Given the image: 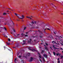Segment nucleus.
<instances>
[{
    "label": "nucleus",
    "mask_w": 63,
    "mask_h": 63,
    "mask_svg": "<svg viewBox=\"0 0 63 63\" xmlns=\"http://www.w3.org/2000/svg\"><path fill=\"white\" fill-rule=\"evenodd\" d=\"M45 44L47 46H48V44H47V43H46Z\"/></svg>",
    "instance_id": "e433bc0d"
},
{
    "label": "nucleus",
    "mask_w": 63,
    "mask_h": 63,
    "mask_svg": "<svg viewBox=\"0 0 63 63\" xmlns=\"http://www.w3.org/2000/svg\"><path fill=\"white\" fill-rule=\"evenodd\" d=\"M45 49L46 50H48V48L47 47H45Z\"/></svg>",
    "instance_id": "9d476101"
},
{
    "label": "nucleus",
    "mask_w": 63,
    "mask_h": 63,
    "mask_svg": "<svg viewBox=\"0 0 63 63\" xmlns=\"http://www.w3.org/2000/svg\"><path fill=\"white\" fill-rule=\"evenodd\" d=\"M18 57H19V58H21V56H18Z\"/></svg>",
    "instance_id": "7c9ffc66"
},
{
    "label": "nucleus",
    "mask_w": 63,
    "mask_h": 63,
    "mask_svg": "<svg viewBox=\"0 0 63 63\" xmlns=\"http://www.w3.org/2000/svg\"><path fill=\"white\" fill-rule=\"evenodd\" d=\"M42 58L43 59V60L44 62H45L46 61H45V59H44V58L43 57H42Z\"/></svg>",
    "instance_id": "f8f14e48"
},
{
    "label": "nucleus",
    "mask_w": 63,
    "mask_h": 63,
    "mask_svg": "<svg viewBox=\"0 0 63 63\" xmlns=\"http://www.w3.org/2000/svg\"><path fill=\"white\" fill-rule=\"evenodd\" d=\"M58 63H60V61H58Z\"/></svg>",
    "instance_id": "c03bdc74"
},
{
    "label": "nucleus",
    "mask_w": 63,
    "mask_h": 63,
    "mask_svg": "<svg viewBox=\"0 0 63 63\" xmlns=\"http://www.w3.org/2000/svg\"><path fill=\"white\" fill-rule=\"evenodd\" d=\"M8 40L9 41H11V39H10L9 38H8Z\"/></svg>",
    "instance_id": "f704fd0d"
},
{
    "label": "nucleus",
    "mask_w": 63,
    "mask_h": 63,
    "mask_svg": "<svg viewBox=\"0 0 63 63\" xmlns=\"http://www.w3.org/2000/svg\"><path fill=\"white\" fill-rule=\"evenodd\" d=\"M39 37L41 38H42V36L40 35L39 36Z\"/></svg>",
    "instance_id": "c85d7f7f"
},
{
    "label": "nucleus",
    "mask_w": 63,
    "mask_h": 63,
    "mask_svg": "<svg viewBox=\"0 0 63 63\" xmlns=\"http://www.w3.org/2000/svg\"><path fill=\"white\" fill-rule=\"evenodd\" d=\"M23 42L24 43L22 44V45H24V44H25V43H26L25 41L24 40H23Z\"/></svg>",
    "instance_id": "6e6552de"
},
{
    "label": "nucleus",
    "mask_w": 63,
    "mask_h": 63,
    "mask_svg": "<svg viewBox=\"0 0 63 63\" xmlns=\"http://www.w3.org/2000/svg\"><path fill=\"white\" fill-rule=\"evenodd\" d=\"M30 41H31H31H32V40L31 39H30Z\"/></svg>",
    "instance_id": "a19ab883"
},
{
    "label": "nucleus",
    "mask_w": 63,
    "mask_h": 63,
    "mask_svg": "<svg viewBox=\"0 0 63 63\" xmlns=\"http://www.w3.org/2000/svg\"><path fill=\"white\" fill-rule=\"evenodd\" d=\"M43 56L44 57H45L46 58H47V55L46 54H44Z\"/></svg>",
    "instance_id": "20e7f679"
},
{
    "label": "nucleus",
    "mask_w": 63,
    "mask_h": 63,
    "mask_svg": "<svg viewBox=\"0 0 63 63\" xmlns=\"http://www.w3.org/2000/svg\"><path fill=\"white\" fill-rule=\"evenodd\" d=\"M53 53L54 55H55V53L54 52H53Z\"/></svg>",
    "instance_id": "5701e85b"
},
{
    "label": "nucleus",
    "mask_w": 63,
    "mask_h": 63,
    "mask_svg": "<svg viewBox=\"0 0 63 63\" xmlns=\"http://www.w3.org/2000/svg\"><path fill=\"white\" fill-rule=\"evenodd\" d=\"M40 61H41V62H42V60H40Z\"/></svg>",
    "instance_id": "5fc2aeb1"
},
{
    "label": "nucleus",
    "mask_w": 63,
    "mask_h": 63,
    "mask_svg": "<svg viewBox=\"0 0 63 63\" xmlns=\"http://www.w3.org/2000/svg\"><path fill=\"white\" fill-rule=\"evenodd\" d=\"M53 47H54V48H55V47H54V45H53Z\"/></svg>",
    "instance_id": "58836bf2"
},
{
    "label": "nucleus",
    "mask_w": 63,
    "mask_h": 63,
    "mask_svg": "<svg viewBox=\"0 0 63 63\" xmlns=\"http://www.w3.org/2000/svg\"><path fill=\"white\" fill-rule=\"evenodd\" d=\"M58 60H59V58H58Z\"/></svg>",
    "instance_id": "bf43d9fd"
},
{
    "label": "nucleus",
    "mask_w": 63,
    "mask_h": 63,
    "mask_svg": "<svg viewBox=\"0 0 63 63\" xmlns=\"http://www.w3.org/2000/svg\"><path fill=\"white\" fill-rule=\"evenodd\" d=\"M61 59H62V58H63V56H61Z\"/></svg>",
    "instance_id": "bb28decb"
},
{
    "label": "nucleus",
    "mask_w": 63,
    "mask_h": 63,
    "mask_svg": "<svg viewBox=\"0 0 63 63\" xmlns=\"http://www.w3.org/2000/svg\"><path fill=\"white\" fill-rule=\"evenodd\" d=\"M52 43H53V44H55V42H54V41H53L52 42Z\"/></svg>",
    "instance_id": "4be33fe9"
},
{
    "label": "nucleus",
    "mask_w": 63,
    "mask_h": 63,
    "mask_svg": "<svg viewBox=\"0 0 63 63\" xmlns=\"http://www.w3.org/2000/svg\"><path fill=\"white\" fill-rule=\"evenodd\" d=\"M44 47H46V45H44Z\"/></svg>",
    "instance_id": "052dcab7"
},
{
    "label": "nucleus",
    "mask_w": 63,
    "mask_h": 63,
    "mask_svg": "<svg viewBox=\"0 0 63 63\" xmlns=\"http://www.w3.org/2000/svg\"><path fill=\"white\" fill-rule=\"evenodd\" d=\"M17 36H19V34H17Z\"/></svg>",
    "instance_id": "6e6d98bb"
},
{
    "label": "nucleus",
    "mask_w": 63,
    "mask_h": 63,
    "mask_svg": "<svg viewBox=\"0 0 63 63\" xmlns=\"http://www.w3.org/2000/svg\"><path fill=\"white\" fill-rule=\"evenodd\" d=\"M4 47V48H5V47Z\"/></svg>",
    "instance_id": "69168bd1"
},
{
    "label": "nucleus",
    "mask_w": 63,
    "mask_h": 63,
    "mask_svg": "<svg viewBox=\"0 0 63 63\" xmlns=\"http://www.w3.org/2000/svg\"><path fill=\"white\" fill-rule=\"evenodd\" d=\"M21 17L22 18H20V17H19V18H20V19H23V18H24V15H22V16H21Z\"/></svg>",
    "instance_id": "7ed1b4c3"
},
{
    "label": "nucleus",
    "mask_w": 63,
    "mask_h": 63,
    "mask_svg": "<svg viewBox=\"0 0 63 63\" xmlns=\"http://www.w3.org/2000/svg\"><path fill=\"white\" fill-rule=\"evenodd\" d=\"M28 43H31V41L28 40Z\"/></svg>",
    "instance_id": "393cba45"
},
{
    "label": "nucleus",
    "mask_w": 63,
    "mask_h": 63,
    "mask_svg": "<svg viewBox=\"0 0 63 63\" xmlns=\"http://www.w3.org/2000/svg\"><path fill=\"white\" fill-rule=\"evenodd\" d=\"M55 7V6H54V5H53V6H52V7H53V8H54V7Z\"/></svg>",
    "instance_id": "2f4dec72"
},
{
    "label": "nucleus",
    "mask_w": 63,
    "mask_h": 63,
    "mask_svg": "<svg viewBox=\"0 0 63 63\" xmlns=\"http://www.w3.org/2000/svg\"><path fill=\"white\" fill-rule=\"evenodd\" d=\"M6 44H7V45H10V43H8V42H7Z\"/></svg>",
    "instance_id": "4468645a"
},
{
    "label": "nucleus",
    "mask_w": 63,
    "mask_h": 63,
    "mask_svg": "<svg viewBox=\"0 0 63 63\" xmlns=\"http://www.w3.org/2000/svg\"><path fill=\"white\" fill-rule=\"evenodd\" d=\"M4 29H5V31H7V29H6V28L4 27Z\"/></svg>",
    "instance_id": "a878e982"
},
{
    "label": "nucleus",
    "mask_w": 63,
    "mask_h": 63,
    "mask_svg": "<svg viewBox=\"0 0 63 63\" xmlns=\"http://www.w3.org/2000/svg\"><path fill=\"white\" fill-rule=\"evenodd\" d=\"M43 43H41L40 44H41V45H42V44H43Z\"/></svg>",
    "instance_id": "603ef678"
},
{
    "label": "nucleus",
    "mask_w": 63,
    "mask_h": 63,
    "mask_svg": "<svg viewBox=\"0 0 63 63\" xmlns=\"http://www.w3.org/2000/svg\"><path fill=\"white\" fill-rule=\"evenodd\" d=\"M46 29H47V30H50V29H49L46 28V29H45V30H44V31L46 30Z\"/></svg>",
    "instance_id": "ddd939ff"
},
{
    "label": "nucleus",
    "mask_w": 63,
    "mask_h": 63,
    "mask_svg": "<svg viewBox=\"0 0 63 63\" xmlns=\"http://www.w3.org/2000/svg\"><path fill=\"white\" fill-rule=\"evenodd\" d=\"M59 31L58 32H56V33H55L56 37L58 38L59 37V35H58V33H59Z\"/></svg>",
    "instance_id": "f257e3e1"
},
{
    "label": "nucleus",
    "mask_w": 63,
    "mask_h": 63,
    "mask_svg": "<svg viewBox=\"0 0 63 63\" xmlns=\"http://www.w3.org/2000/svg\"><path fill=\"white\" fill-rule=\"evenodd\" d=\"M38 33H39V34H42V32L40 30H38Z\"/></svg>",
    "instance_id": "0eeeda50"
},
{
    "label": "nucleus",
    "mask_w": 63,
    "mask_h": 63,
    "mask_svg": "<svg viewBox=\"0 0 63 63\" xmlns=\"http://www.w3.org/2000/svg\"><path fill=\"white\" fill-rule=\"evenodd\" d=\"M11 21L13 23V26H14L15 25L14 24V22H13V21L11 20Z\"/></svg>",
    "instance_id": "dca6fc26"
},
{
    "label": "nucleus",
    "mask_w": 63,
    "mask_h": 63,
    "mask_svg": "<svg viewBox=\"0 0 63 63\" xmlns=\"http://www.w3.org/2000/svg\"><path fill=\"white\" fill-rule=\"evenodd\" d=\"M8 49V50H9V51H11V50H10L9 49Z\"/></svg>",
    "instance_id": "13d9d810"
},
{
    "label": "nucleus",
    "mask_w": 63,
    "mask_h": 63,
    "mask_svg": "<svg viewBox=\"0 0 63 63\" xmlns=\"http://www.w3.org/2000/svg\"><path fill=\"white\" fill-rule=\"evenodd\" d=\"M59 56H60V55H61V54H59Z\"/></svg>",
    "instance_id": "49530a36"
},
{
    "label": "nucleus",
    "mask_w": 63,
    "mask_h": 63,
    "mask_svg": "<svg viewBox=\"0 0 63 63\" xmlns=\"http://www.w3.org/2000/svg\"><path fill=\"white\" fill-rule=\"evenodd\" d=\"M31 47H29L28 48V49H29V50H31V51H32L33 52H34V51H36V50L34 49H31Z\"/></svg>",
    "instance_id": "f03ea898"
},
{
    "label": "nucleus",
    "mask_w": 63,
    "mask_h": 63,
    "mask_svg": "<svg viewBox=\"0 0 63 63\" xmlns=\"http://www.w3.org/2000/svg\"><path fill=\"white\" fill-rule=\"evenodd\" d=\"M22 21H24V20H22Z\"/></svg>",
    "instance_id": "338daca9"
},
{
    "label": "nucleus",
    "mask_w": 63,
    "mask_h": 63,
    "mask_svg": "<svg viewBox=\"0 0 63 63\" xmlns=\"http://www.w3.org/2000/svg\"><path fill=\"white\" fill-rule=\"evenodd\" d=\"M54 34H55V32H54Z\"/></svg>",
    "instance_id": "680f3d73"
},
{
    "label": "nucleus",
    "mask_w": 63,
    "mask_h": 63,
    "mask_svg": "<svg viewBox=\"0 0 63 63\" xmlns=\"http://www.w3.org/2000/svg\"><path fill=\"white\" fill-rule=\"evenodd\" d=\"M33 58L32 57H31V60L29 61V62H31L33 61Z\"/></svg>",
    "instance_id": "39448f33"
},
{
    "label": "nucleus",
    "mask_w": 63,
    "mask_h": 63,
    "mask_svg": "<svg viewBox=\"0 0 63 63\" xmlns=\"http://www.w3.org/2000/svg\"><path fill=\"white\" fill-rule=\"evenodd\" d=\"M48 53H49L50 55H51V54L50 53V52H48Z\"/></svg>",
    "instance_id": "a18cd8bd"
},
{
    "label": "nucleus",
    "mask_w": 63,
    "mask_h": 63,
    "mask_svg": "<svg viewBox=\"0 0 63 63\" xmlns=\"http://www.w3.org/2000/svg\"><path fill=\"white\" fill-rule=\"evenodd\" d=\"M25 37H27H27H28V35H25Z\"/></svg>",
    "instance_id": "ea45409f"
},
{
    "label": "nucleus",
    "mask_w": 63,
    "mask_h": 63,
    "mask_svg": "<svg viewBox=\"0 0 63 63\" xmlns=\"http://www.w3.org/2000/svg\"><path fill=\"white\" fill-rule=\"evenodd\" d=\"M39 57L40 58H41L42 57H41V56L39 54Z\"/></svg>",
    "instance_id": "412c9836"
},
{
    "label": "nucleus",
    "mask_w": 63,
    "mask_h": 63,
    "mask_svg": "<svg viewBox=\"0 0 63 63\" xmlns=\"http://www.w3.org/2000/svg\"><path fill=\"white\" fill-rule=\"evenodd\" d=\"M44 51L42 50V53H44Z\"/></svg>",
    "instance_id": "473e14b6"
},
{
    "label": "nucleus",
    "mask_w": 63,
    "mask_h": 63,
    "mask_svg": "<svg viewBox=\"0 0 63 63\" xmlns=\"http://www.w3.org/2000/svg\"><path fill=\"white\" fill-rule=\"evenodd\" d=\"M50 48H51V49H52V50L53 49H52V48L51 47H50Z\"/></svg>",
    "instance_id": "de8ad7c7"
},
{
    "label": "nucleus",
    "mask_w": 63,
    "mask_h": 63,
    "mask_svg": "<svg viewBox=\"0 0 63 63\" xmlns=\"http://www.w3.org/2000/svg\"><path fill=\"white\" fill-rule=\"evenodd\" d=\"M26 29V27H24V30H25Z\"/></svg>",
    "instance_id": "aec40b11"
},
{
    "label": "nucleus",
    "mask_w": 63,
    "mask_h": 63,
    "mask_svg": "<svg viewBox=\"0 0 63 63\" xmlns=\"http://www.w3.org/2000/svg\"><path fill=\"white\" fill-rule=\"evenodd\" d=\"M17 21H19V20H18V19H17Z\"/></svg>",
    "instance_id": "e2e57ef3"
},
{
    "label": "nucleus",
    "mask_w": 63,
    "mask_h": 63,
    "mask_svg": "<svg viewBox=\"0 0 63 63\" xmlns=\"http://www.w3.org/2000/svg\"><path fill=\"white\" fill-rule=\"evenodd\" d=\"M34 22L35 23V24H36V23H37V22H36V21H35Z\"/></svg>",
    "instance_id": "4c0bfd02"
},
{
    "label": "nucleus",
    "mask_w": 63,
    "mask_h": 63,
    "mask_svg": "<svg viewBox=\"0 0 63 63\" xmlns=\"http://www.w3.org/2000/svg\"><path fill=\"white\" fill-rule=\"evenodd\" d=\"M7 9H9V10H11V9L10 8H7Z\"/></svg>",
    "instance_id": "4d7b16f0"
},
{
    "label": "nucleus",
    "mask_w": 63,
    "mask_h": 63,
    "mask_svg": "<svg viewBox=\"0 0 63 63\" xmlns=\"http://www.w3.org/2000/svg\"><path fill=\"white\" fill-rule=\"evenodd\" d=\"M8 26H11V25H10V24H8Z\"/></svg>",
    "instance_id": "b1692460"
},
{
    "label": "nucleus",
    "mask_w": 63,
    "mask_h": 63,
    "mask_svg": "<svg viewBox=\"0 0 63 63\" xmlns=\"http://www.w3.org/2000/svg\"><path fill=\"white\" fill-rule=\"evenodd\" d=\"M3 15H6L7 14L6 13H4L3 14Z\"/></svg>",
    "instance_id": "6ab92c4d"
},
{
    "label": "nucleus",
    "mask_w": 63,
    "mask_h": 63,
    "mask_svg": "<svg viewBox=\"0 0 63 63\" xmlns=\"http://www.w3.org/2000/svg\"><path fill=\"white\" fill-rule=\"evenodd\" d=\"M60 48H61V50H63V49L61 47Z\"/></svg>",
    "instance_id": "c9c22d12"
},
{
    "label": "nucleus",
    "mask_w": 63,
    "mask_h": 63,
    "mask_svg": "<svg viewBox=\"0 0 63 63\" xmlns=\"http://www.w3.org/2000/svg\"><path fill=\"white\" fill-rule=\"evenodd\" d=\"M45 30V29H43V30L44 31H44V33H46V32H45V31H46V30L45 31V30Z\"/></svg>",
    "instance_id": "a211bd4d"
},
{
    "label": "nucleus",
    "mask_w": 63,
    "mask_h": 63,
    "mask_svg": "<svg viewBox=\"0 0 63 63\" xmlns=\"http://www.w3.org/2000/svg\"><path fill=\"white\" fill-rule=\"evenodd\" d=\"M3 35H4V37H7V36H5V34H4Z\"/></svg>",
    "instance_id": "cd10ccee"
},
{
    "label": "nucleus",
    "mask_w": 63,
    "mask_h": 63,
    "mask_svg": "<svg viewBox=\"0 0 63 63\" xmlns=\"http://www.w3.org/2000/svg\"><path fill=\"white\" fill-rule=\"evenodd\" d=\"M55 39H56V40H58V38H55Z\"/></svg>",
    "instance_id": "864d4df0"
},
{
    "label": "nucleus",
    "mask_w": 63,
    "mask_h": 63,
    "mask_svg": "<svg viewBox=\"0 0 63 63\" xmlns=\"http://www.w3.org/2000/svg\"><path fill=\"white\" fill-rule=\"evenodd\" d=\"M59 53H57V54H56L57 56H58V55H59Z\"/></svg>",
    "instance_id": "72a5a7b5"
},
{
    "label": "nucleus",
    "mask_w": 63,
    "mask_h": 63,
    "mask_svg": "<svg viewBox=\"0 0 63 63\" xmlns=\"http://www.w3.org/2000/svg\"><path fill=\"white\" fill-rule=\"evenodd\" d=\"M15 37H18V36H15Z\"/></svg>",
    "instance_id": "0e129e2a"
},
{
    "label": "nucleus",
    "mask_w": 63,
    "mask_h": 63,
    "mask_svg": "<svg viewBox=\"0 0 63 63\" xmlns=\"http://www.w3.org/2000/svg\"><path fill=\"white\" fill-rule=\"evenodd\" d=\"M15 14L16 15V16H17L18 17V18H19V17L18 16V15L16 13H15Z\"/></svg>",
    "instance_id": "1a4fd4ad"
},
{
    "label": "nucleus",
    "mask_w": 63,
    "mask_h": 63,
    "mask_svg": "<svg viewBox=\"0 0 63 63\" xmlns=\"http://www.w3.org/2000/svg\"><path fill=\"white\" fill-rule=\"evenodd\" d=\"M19 45H17V47H18Z\"/></svg>",
    "instance_id": "3c124183"
},
{
    "label": "nucleus",
    "mask_w": 63,
    "mask_h": 63,
    "mask_svg": "<svg viewBox=\"0 0 63 63\" xmlns=\"http://www.w3.org/2000/svg\"><path fill=\"white\" fill-rule=\"evenodd\" d=\"M32 23H33V24H34V22H33V21H32Z\"/></svg>",
    "instance_id": "79ce46f5"
},
{
    "label": "nucleus",
    "mask_w": 63,
    "mask_h": 63,
    "mask_svg": "<svg viewBox=\"0 0 63 63\" xmlns=\"http://www.w3.org/2000/svg\"><path fill=\"white\" fill-rule=\"evenodd\" d=\"M13 31L15 32V30H13Z\"/></svg>",
    "instance_id": "8fccbe9b"
},
{
    "label": "nucleus",
    "mask_w": 63,
    "mask_h": 63,
    "mask_svg": "<svg viewBox=\"0 0 63 63\" xmlns=\"http://www.w3.org/2000/svg\"><path fill=\"white\" fill-rule=\"evenodd\" d=\"M61 14H62V15H63V13H61Z\"/></svg>",
    "instance_id": "774afa93"
},
{
    "label": "nucleus",
    "mask_w": 63,
    "mask_h": 63,
    "mask_svg": "<svg viewBox=\"0 0 63 63\" xmlns=\"http://www.w3.org/2000/svg\"><path fill=\"white\" fill-rule=\"evenodd\" d=\"M36 29H39V27H36Z\"/></svg>",
    "instance_id": "c756f323"
},
{
    "label": "nucleus",
    "mask_w": 63,
    "mask_h": 63,
    "mask_svg": "<svg viewBox=\"0 0 63 63\" xmlns=\"http://www.w3.org/2000/svg\"><path fill=\"white\" fill-rule=\"evenodd\" d=\"M58 38H59V40H60V41H62V40H61V39L60 38V37H59Z\"/></svg>",
    "instance_id": "f3484780"
},
{
    "label": "nucleus",
    "mask_w": 63,
    "mask_h": 63,
    "mask_svg": "<svg viewBox=\"0 0 63 63\" xmlns=\"http://www.w3.org/2000/svg\"><path fill=\"white\" fill-rule=\"evenodd\" d=\"M24 35H25L23 33H22L21 34V35L23 36Z\"/></svg>",
    "instance_id": "9b49d317"
},
{
    "label": "nucleus",
    "mask_w": 63,
    "mask_h": 63,
    "mask_svg": "<svg viewBox=\"0 0 63 63\" xmlns=\"http://www.w3.org/2000/svg\"><path fill=\"white\" fill-rule=\"evenodd\" d=\"M16 59H15V61L16 62Z\"/></svg>",
    "instance_id": "09e8293b"
},
{
    "label": "nucleus",
    "mask_w": 63,
    "mask_h": 63,
    "mask_svg": "<svg viewBox=\"0 0 63 63\" xmlns=\"http://www.w3.org/2000/svg\"><path fill=\"white\" fill-rule=\"evenodd\" d=\"M26 17L28 18H30V19H32V18L31 17H33V16H31L30 17L27 16Z\"/></svg>",
    "instance_id": "423d86ee"
},
{
    "label": "nucleus",
    "mask_w": 63,
    "mask_h": 63,
    "mask_svg": "<svg viewBox=\"0 0 63 63\" xmlns=\"http://www.w3.org/2000/svg\"><path fill=\"white\" fill-rule=\"evenodd\" d=\"M25 26H26L25 25H23L22 27L23 28H24L25 27Z\"/></svg>",
    "instance_id": "2eb2a0df"
},
{
    "label": "nucleus",
    "mask_w": 63,
    "mask_h": 63,
    "mask_svg": "<svg viewBox=\"0 0 63 63\" xmlns=\"http://www.w3.org/2000/svg\"><path fill=\"white\" fill-rule=\"evenodd\" d=\"M60 38H62V39H63V38L61 37V36H60Z\"/></svg>",
    "instance_id": "37998d69"
}]
</instances>
